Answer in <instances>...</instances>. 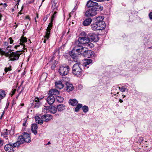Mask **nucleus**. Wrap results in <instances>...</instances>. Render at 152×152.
I'll return each instance as SVG.
<instances>
[{
	"label": "nucleus",
	"instance_id": "obj_1",
	"mask_svg": "<svg viewBox=\"0 0 152 152\" xmlns=\"http://www.w3.org/2000/svg\"><path fill=\"white\" fill-rule=\"evenodd\" d=\"M88 7L91 8L85 13L86 17H92L96 15L97 11H102L103 10V7L99 5L98 3L91 0L88 1L86 4Z\"/></svg>",
	"mask_w": 152,
	"mask_h": 152
},
{
	"label": "nucleus",
	"instance_id": "obj_2",
	"mask_svg": "<svg viewBox=\"0 0 152 152\" xmlns=\"http://www.w3.org/2000/svg\"><path fill=\"white\" fill-rule=\"evenodd\" d=\"M20 42L19 44L23 46L22 50L20 51H16L15 52H10V58L11 61H14L18 60L19 56L22 54L21 52L25 51L23 49L26 50V48H25L26 46L24 43L26 42H27V38L26 37L22 36L18 40V42Z\"/></svg>",
	"mask_w": 152,
	"mask_h": 152
},
{
	"label": "nucleus",
	"instance_id": "obj_3",
	"mask_svg": "<svg viewBox=\"0 0 152 152\" xmlns=\"http://www.w3.org/2000/svg\"><path fill=\"white\" fill-rule=\"evenodd\" d=\"M104 17L102 16H99L96 18L95 22L91 24V29L94 31L102 30L106 26L105 23L103 21Z\"/></svg>",
	"mask_w": 152,
	"mask_h": 152
},
{
	"label": "nucleus",
	"instance_id": "obj_4",
	"mask_svg": "<svg viewBox=\"0 0 152 152\" xmlns=\"http://www.w3.org/2000/svg\"><path fill=\"white\" fill-rule=\"evenodd\" d=\"M86 49L85 47H83V46L80 47L75 48H73L71 52L69 53V54L72 58L73 59V61H76L77 55H82V53Z\"/></svg>",
	"mask_w": 152,
	"mask_h": 152
},
{
	"label": "nucleus",
	"instance_id": "obj_5",
	"mask_svg": "<svg viewBox=\"0 0 152 152\" xmlns=\"http://www.w3.org/2000/svg\"><path fill=\"white\" fill-rule=\"evenodd\" d=\"M83 70L78 64H74L72 67V72L73 75L77 77H80L82 75Z\"/></svg>",
	"mask_w": 152,
	"mask_h": 152
},
{
	"label": "nucleus",
	"instance_id": "obj_6",
	"mask_svg": "<svg viewBox=\"0 0 152 152\" xmlns=\"http://www.w3.org/2000/svg\"><path fill=\"white\" fill-rule=\"evenodd\" d=\"M18 138L19 139V142L23 144L24 142L29 143L31 141V138L30 135L26 132H23L22 133L21 135L18 136Z\"/></svg>",
	"mask_w": 152,
	"mask_h": 152
},
{
	"label": "nucleus",
	"instance_id": "obj_7",
	"mask_svg": "<svg viewBox=\"0 0 152 152\" xmlns=\"http://www.w3.org/2000/svg\"><path fill=\"white\" fill-rule=\"evenodd\" d=\"M70 69L69 66L64 64L60 66L58 72L62 76H65L69 73Z\"/></svg>",
	"mask_w": 152,
	"mask_h": 152
},
{
	"label": "nucleus",
	"instance_id": "obj_8",
	"mask_svg": "<svg viewBox=\"0 0 152 152\" xmlns=\"http://www.w3.org/2000/svg\"><path fill=\"white\" fill-rule=\"evenodd\" d=\"M43 98L35 97L34 100H31L30 102V103L31 104V107L33 108H38L41 105L42 103L40 102L41 100Z\"/></svg>",
	"mask_w": 152,
	"mask_h": 152
},
{
	"label": "nucleus",
	"instance_id": "obj_9",
	"mask_svg": "<svg viewBox=\"0 0 152 152\" xmlns=\"http://www.w3.org/2000/svg\"><path fill=\"white\" fill-rule=\"evenodd\" d=\"M85 50L82 55L84 57L88 58L94 56V51L91 50H88L86 48Z\"/></svg>",
	"mask_w": 152,
	"mask_h": 152
},
{
	"label": "nucleus",
	"instance_id": "obj_10",
	"mask_svg": "<svg viewBox=\"0 0 152 152\" xmlns=\"http://www.w3.org/2000/svg\"><path fill=\"white\" fill-rule=\"evenodd\" d=\"M87 36L89 42L91 40L96 42L98 41L99 39L98 36L94 33H90L88 34Z\"/></svg>",
	"mask_w": 152,
	"mask_h": 152
},
{
	"label": "nucleus",
	"instance_id": "obj_11",
	"mask_svg": "<svg viewBox=\"0 0 152 152\" xmlns=\"http://www.w3.org/2000/svg\"><path fill=\"white\" fill-rule=\"evenodd\" d=\"M78 39L83 45H86L87 43L89 42L88 39V38L87 36V37H79Z\"/></svg>",
	"mask_w": 152,
	"mask_h": 152
},
{
	"label": "nucleus",
	"instance_id": "obj_12",
	"mask_svg": "<svg viewBox=\"0 0 152 152\" xmlns=\"http://www.w3.org/2000/svg\"><path fill=\"white\" fill-rule=\"evenodd\" d=\"M53 118L52 115L49 114H45L41 116V118L43 121L48 122L51 120Z\"/></svg>",
	"mask_w": 152,
	"mask_h": 152
},
{
	"label": "nucleus",
	"instance_id": "obj_13",
	"mask_svg": "<svg viewBox=\"0 0 152 152\" xmlns=\"http://www.w3.org/2000/svg\"><path fill=\"white\" fill-rule=\"evenodd\" d=\"M61 80H58L55 82L56 87L60 89L63 88L64 87V83Z\"/></svg>",
	"mask_w": 152,
	"mask_h": 152
},
{
	"label": "nucleus",
	"instance_id": "obj_14",
	"mask_svg": "<svg viewBox=\"0 0 152 152\" xmlns=\"http://www.w3.org/2000/svg\"><path fill=\"white\" fill-rule=\"evenodd\" d=\"M49 96L47 99V101L50 105H51L53 104L55 101V98L53 96L49 94Z\"/></svg>",
	"mask_w": 152,
	"mask_h": 152
},
{
	"label": "nucleus",
	"instance_id": "obj_15",
	"mask_svg": "<svg viewBox=\"0 0 152 152\" xmlns=\"http://www.w3.org/2000/svg\"><path fill=\"white\" fill-rule=\"evenodd\" d=\"M66 90L67 92H69L73 90L74 87L72 84L69 82H66Z\"/></svg>",
	"mask_w": 152,
	"mask_h": 152
},
{
	"label": "nucleus",
	"instance_id": "obj_16",
	"mask_svg": "<svg viewBox=\"0 0 152 152\" xmlns=\"http://www.w3.org/2000/svg\"><path fill=\"white\" fill-rule=\"evenodd\" d=\"M92 21V19L90 18L86 19L83 22V24L84 26L89 25Z\"/></svg>",
	"mask_w": 152,
	"mask_h": 152
},
{
	"label": "nucleus",
	"instance_id": "obj_17",
	"mask_svg": "<svg viewBox=\"0 0 152 152\" xmlns=\"http://www.w3.org/2000/svg\"><path fill=\"white\" fill-rule=\"evenodd\" d=\"M59 94V91L56 89H53L50 90L48 93V94L53 95H57Z\"/></svg>",
	"mask_w": 152,
	"mask_h": 152
},
{
	"label": "nucleus",
	"instance_id": "obj_18",
	"mask_svg": "<svg viewBox=\"0 0 152 152\" xmlns=\"http://www.w3.org/2000/svg\"><path fill=\"white\" fill-rule=\"evenodd\" d=\"M38 128V126L37 124H33L31 125V130L32 132L35 135L37 134V129Z\"/></svg>",
	"mask_w": 152,
	"mask_h": 152
},
{
	"label": "nucleus",
	"instance_id": "obj_19",
	"mask_svg": "<svg viewBox=\"0 0 152 152\" xmlns=\"http://www.w3.org/2000/svg\"><path fill=\"white\" fill-rule=\"evenodd\" d=\"M92 63V60L91 59H88L86 60L83 63V65L85 67H86L87 68H88L89 67L88 65Z\"/></svg>",
	"mask_w": 152,
	"mask_h": 152
},
{
	"label": "nucleus",
	"instance_id": "obj_20",
	"mask_svg": "<svg viewBox=\"0 0 152 152\" xmlns=\"http://www.w3.org/2000/svg\"><path fill=\"white\" fill-rule=\"evenodd\" d=\"M74 46L73 48H80V47L83 46V45L81 43L79 40L78 39L76 40L74 43Z\"/></svg>",
	"mask_w": 152,
	"mask_h": 152
},
{
	"label": "nucleus",
	"instance_id": "obj_21",
	"mask_svg": "<svg viewBox=\"0 0 152 152\" xmlns=\"http://www.w3.org/2000/svg\"><path fill=\"white\" fill-rule=\"evenodd\" d=\"M69 104L72 106H76L78 103L77 101L75 99H70L69 100Z\"/></svg>",
	"mask_w": 152,
	"mask_h": 152
},
{
	"label": "nucleus",
	"instance_id": "obj_22",
	"mask_svg": "<svg viewBox=\"0 0 152 152\" xmlns=\"http://www.w3.org/2000/svg\"><path fill=\"white\" fill-rule=\"evenodd\" d=\"M12 149V146L11 143L7 144L4 146V149L6 151H10Z\"/></svg>",
	"mask_w": 152,
	"mask_h": 152
},
{
	"label": "nucleus",
	"instance_id": "obj_23",
	"mask_svg": "<svg viewBox=\"0 0 152 152\" xmlns=\"http://www.w3.org/2000/svg\"><path fill=\"white\" fill-rule=\"evenodd\" d=\"M35 121L37 123L40 124H42L43 122V120L41 119V118L38 116H36L35 117Z\"/></svg>",
	"mask_w": 152,
	"mask_h": 152
},
{
	"label": "nucleus",
	"instance_id": "obj_24",
	"mask_svg": "<svg viewBox=\"0 0 152 152\" xmlns=\"http://www.w3.org/2000/svg\"><path fill=\"white\" fill-rule=\"evenodd\" d=\"M57 108L58 112H61L65 109V105L63 104H59L57 105Z\"/></svg>",
	"mask_w": 152,
	"mask_h": 152
},
{
	"label": "nucleus",
	"instance_id": "obj_25",
	"mask_svg": "<svg viewBox=\"0 0 152 152\" xmlns=\"http://www.w3.org/2000/svg\"><path fill=\"white\" fill-rule=\"evenodd\" d=\"M19 139L18 138V141L17 142H16L15 143H14L13 144H11V145H12V148H13L18 147L19 146L20 144H23L22 143H20V142H19Z\"/></svg>",
	"mask_w": 152,
	"mask_h": 152
},
{
	"label": "nucleus",
	"instance_id": "obj_26",
	"mask_svg": "<svg viewBox=\"0 0 152 152\" xmlns=\"http://www.w3.org/2000/svg\"><path fill=\"white\" fill-rule=\"evenodd\" d=\"M50 30L46 29L45 33V35L44 36V38L46 39H48L50 37Z\"/></svg>",
	"mask_w": 152,
	"mask_h": 152
},
{
	"label": "nucleus",
	"instance_id": "obj_27",
	"mask_svg": "<svg viewBox=\"0 0 152 152\" xmlns=\"http://www.w3.org/2000/svg\"><path fill=\"white\" fill-rule=\"evenodd\" d=\"M50 107L51 108H50L49 111L53 113H55L56 112L57 110V108L52 105V106H50Z\"/></svg>",
	"mask_w": 152,
	"mask_h": 152
},
{
	"label": "nucleus",
	"instance_id": "obj_28",
	"mask_svg": "<svg viewBox=\"0 0 152 152\" xmlns=\"http://www.w3.org/2000/svg\"><path fill=\"white\" fill-rule=\"evenodd\" d=\"M82 109L84 113H87L89 109L88 106L86 105L82 106Z\"/></svg>",
	"mask_w": 152,
	"mask_h": 152
},
{
	"label": "nucleus",
	"instance_id": "obj_29",
	"mask_svg": "<svg viewBox=\"0 0 152 152\" xmlns=\"http://www.w3.org/2000/svg\"><path fill=\"white\" fill-rule=\"evenodd\" d=\"M82 104H78L75 108V111L77 112L79 111L80 109L82 108Z\"/></svg>",
	"mask_w": 152,
	"mask_h": 152
},
{
	"label": "nucleus",
	"instance_id": "obj_30",
	"mask_svg": "<svg viewBox=\"0 0 152 152\" xmlns=\"http://www.w3.org/2000/svg\"><path fill=\"white\" fill-rule=\"evenodd\" d=\"M6 93L4 90L2 89L0 90V96L3 98L6 96Z\"/></svg>",
	"mask_w": 152,
	"mask_h": 152
},
{
	"label": "nucleus",
	"instance_id": "obj_31",
	"mask_svg": "<svg viewBox=\"0 0 152 152\" xmlns=\"http://www.w3.org/2000/svg\"><path fill=\"white\" fill-rule=\"evenodd\" d=\"M9 134L7 129H6L4 130V132L2 134V136H3L4 137L6 138L7 137V135Z\"/></svg>",
	"mask_w": 152,
	"mask_h": 152
},
{
	"label": "nucleus",
	"instance_id": "obj_32",
	"mask_svg": "<svg viewBox=\"0 0 152 152\" xmlns=\"http://www.w3.org/2000/svg\"><path fill=\"white\" fill-rule=\"evenodd\" d=\"M56 99L57 101L59 103H61L64 100L63 97L60 96H56Z\"/></svg>",
	"mask_w": 152,
	"mask_h": 152
},
{
	"label": "nucleus",
	"instance_id": "obj_33",
	"mask_svg": "<svg viewBox=\"0 0 152 152\" xmlns=\"http://www.w3.org/2000/svg\"><path fill=\"white\" fill-rule=\"evenodd\" d=\"M12 70V66L10 65L8 67H6L4 69V71L5 73L7 72L8 71H10Z\"/></svg>",
	"mask_w": 152,
	"mask_h": 152
},
{
	"label": "nucleus",
	"instance_id": "obj_34",
	"mask_svg": "<svg viewBox=\"0 0 152 152\" xmlns=\"http://www.w3.org/2000/svg\"><path fill=\"white\" fill-rule=\"evenodd\" d=\"M118 88L121 92H124L125 91H128V89L126 88H125L124 86L121 87H119Z\"/></svg>",
	"mask_w": 152,
	"mask_h": 152
},
{
	"label": "nucleus",
	"instance_id": "obj_35",
	"mask_svg": "<svg viewBox=\"0 0 152 152\" xmlns=\"http://www.w3.org/2000/svg\"><path fill=\"white\" fill-rule=\"evenodd\" d=\"M53 21L51 20L50 23V24L48 25V26L47 27V30H50V31L51 28L53 26Z\"/></svg>",
	"mask_w": 152,
	"mask_h": 152
},
{
	"label": "nucleus",
	"instance_id": "obj_36",
	"mask_svg": "<svg viewBox=\"0 0 152 152\" xmlns=\"http://www.w3.org/2000/svg\"><path fill=\"white\" fill-rule=\"evenodd\" d=\"M50 106H52V105H49V106H45L44 107V109L45 110H48L49 111H50V108L51 107Z\"/></svg>",
	"mask_w": 152,
	"mask_h": 152
},
{
	"label": "nucleus",
	"instance_id": "obj_37",
	"mask_svg": "<svg viewBox=\"0 0 152 152\" xmlns=\"http://www.w3.org/2000/svg\"><path fill=\"white\" fill-rule=\"evenodd\" d=\"M57 12L55 11L54 12V14L51 17V20L53 21L54 19L55 18L56 16V14H57Z\"/></svg>",
	"mask_w": 152,
	"mask_h": 152
},
{
	"label": "nucleus",
	"instance_id": "obj_38",
	"mask_svg": "<svg viewBox=\"0 0 152 152\" xmlns=\"http://www.w3.org/2000/svg\"><path fill=\"white\" fill-rule=\"evenodd\" d=\"M86 45L91 48L92 47L94 46L93 44L91 42H89L88 43H87Z\"/></svg>",
	"mask_w": 152,
	"mask_h": 152
},
{
	"label": "nucleus",
	"instance_id": "obj_39",
	"mask_svg": "<svg viewBox=\"0 0 152 152\" xmlns=\"http://www.w3.org/2000/svg\"><path fill=\"white\" fill-rule=\"evenodd\" d=\"M80 36H82V37H87V35L85 32H81L80 34Z\"/></svg>",
	"mask_w": 152,
	"mask_h": 152
},
{
	"label": "nucleus",
	"instance_id": "obj_40",
	"mask_svg": "<svg viewBox=\"0 0 152 152\" xmlns=\"http://www.w3.org/2000/svg\"><path fill=\"white\" fill-rule=\"evenodd\" d=\"M4 54L5 56H9L10 58V53H9V52H4Z\"/></svg>",
	"mask_w": 152,
	"mask_h": 152
},
{
	"label": "nucleus",
	"instance_id": "obj_41",
	"mask_svg": "<svg viewBox=\"0 0 152 152\" xmlns=\"http://www.w3.org/2000/svg\"><path fill=\"white\" fill-rule=\"evenodd\" d=\"M67 30L66 29L65 31H64L63 32V35H64L66 34ZM69 30H67V32L66 34H68L69 33Z\"/></svg>",
	"mask_w": 152,
	"mask_h": 152
},
{
	"label": "nucleus",
	"instance_id": "obj_42",
	"mask_svg": "<svg viewBox=\"0 0 152 152\" xmlns=\"http://www.w3.org/2000/svg\"><path fill=\"white\" fill-rule=\"evenodd\" d=\"M11 47V46H8L7 47L6 50H8L9 52H10V51H12L13 50H12L10 49Z\"/></svg>",
	"mask_w": 152,
	"mask_h": 152
},
{
	"label": "nucleus",
	"instance_id": "obj_43",
	"mask_svg": "<svg viewBox=\"0 0 152 152\" xmlns=\"http://www.w3.org/2000/svg\"><path fill=\"white\" fill-rule=\"evenodd\" d=\"M9 39L10 40V44H12L13 42L14 41L12 39V38L10 37L9 38Z\"/></svg>",
	"mask_w": 152,
	"mask_h": 152
},
{
	"label": "nucleus",
	"instance_id": "obj_44",
	"mask_svg": "<svg viewBox=\"0 0 152 152\" xmlns=\"http://www.w3.org/2000/svg\"><path fill=\"white\" fill-rule=\"evenodd\" d=\"M149 17L151 20H152V12H150L149 14Z\"/></svg>",
	"mask_w": 152,
	"mask_h": 152
},
{
	"label": "nucleus",
	"instance_id": "obj_45",
	"mask_svg": "<svg viewBox=\"0 0 152 152\" xmlns=\"http://www.w3.org/2000/svg\"><path fill=\"white\" fill-rule=\"evenodd\" d=\"M16 91V89H14L13 90H12L11 91L12 93L11 96H12V95H13L15 93Z\"/></svg>",
	"mask_w": 152,
	"mask_h": 152
},
{
	"label": "nucleus",
	"instance_id": "obj_46",
	"mask_svg": "<svg viewBox=\"0 0 152 152\" xmlns=\"http://www.w3.org/2000/svg\"><path fill=\"white\" fill-rule=\"evenodd\" d=\"M59 112H58L57 113H56L55 114V116H58L60 115V113H58Z\"/></svg>",
	"mask_w": 152,
	"mask_h": 152
},
{
	"label": "nucleus",
	"instance_id": "obj_47",
	"mask_svg": "<svg viewBox=\"0 0 152 152\" xmlns=\"http://www.w3.org/2000/svg\"><path fill=\"white\" fill-rule=\"evenodd\" d=\"M9 103H7V104H6V106L5 107V108H4V110H6L7 109L8 107H9Z\"/></svg>",
	"mask_w": 152,
	"mask_h": 152
},
{
	"label": "nucleus",
	"instance_id": "obj_48",
	"mask_svg": "<svg viewBox=\"0 0 152 152\" xmlns=\"http://www.w3.org/2000/svg\"><path fill=\"white\" fill-rule=\"evenodd\" d=\"M5 112L4 110L3 112L2 113V114L1 115V117H0V119H1L3 117V115H4V113H5Z\"/></svg>",
	"mask_w": 152,
	"mask_h": 152
},
{
	"label": "nucleus",
	"instance_id": "obj_49",
	"mask_svg": "<svg viewBox=\"0 0 152 152\" xmlns=\"http://www.w3.org/2000/svg\"><path fill=\"white\" fill-rule=\"evenodd\" d=\"M4 46H7L8 45V43L7 42H5L4 43Z\"/></svg>",
	"mask_w": 152,
	"mask_h": 152
},
{
	"label": "nucleus",
	"instance_id": "obj_50",
	"mask_svg": "<svg viewBox=\"0 0 152 152\" xmlns=\"http://www.w3.org/2000/svg\"><path fill=\"white\" fill-rule=\"evenodd\" d=\"M54 7H53L54 8H55L54 9V10H57V8H56V7H56V3L54 2Z\"/></svg>",
	"mask_w": 152,
	"mask_h": 152
},
{
	"label": "nucleus",
	"instance_id": "obj_51",
	"mask_svg": "<svg viewBox=\"0 0 152 152\" xmlns=\"http://www.w3.org/2000/svg\"><path fill=\"white\" fill-rule=\"evenodd\" d=\"M23 91H24V88H22V89H21V91L19 92V93L18 94V95H19L21 92H23Z\"/></svg>",
	"mask_w": 152,
	"mask_h": 152
},
{
	"label": "nucleus",
	"instance_id": "obj_52",
	"mask_svg": "<svg viewBox=\"0 0 152 152\" xmlns=\"http://www.w3.org/2000/svg\"><path fill=\"white\" fill-rule=\"evenodd\" d=\"M48 39H46V38H44V39L43 42L44 43H45L46 42V41L47 40H48Z\"/></svg>",
	"mask_w": 152,
	"mask_h": 152
},
{
	"label": "nucleus",
	"instance_id": "obj_53",
	"mask_svg": "<svg viewBox=\"0 0 152 152\" xmlns=\"http://www.w3.org/2000/svg\"><path fill=\"white\" fill-rule=\"evenodd\" d=\"M51 68L53 69H54L55 68V65H52L51 66Z\"/></svg>",
	"mask_w": 152,
	"mask_h": 152
},
{
	"label": "nucleus",
	"instance_id": "obj_54",
	"mask_svg": "<svg viewBox=\"0 0 152 152\" xmlns=\"http://www.w3.org/2000/svg\"><path fill=\"white\" fill-rule=\"evenodd\" d=\"M26 19H29L30 20V17H29V16L28 15H27L26 17Z\"/></svg>",
	"mask_w": 152,
	"mask_h": 152
},
{
	"label": "nucleus",
	"instance_id": "obj_55",
	"mask_svg": "<svg viewBox=\"0 0 152 152\" xmlns=\"http://www.w3.org/2000/svg\"><path fill=\"white\" fill-rule=\"evenodd\" d=\"M20 46V45H15V47H14V48L16 49H17V48L18 47H19Z\"/></svg>",
	"mask_w": 152,
	"mask_h": 152
},
{
	"label": "nucleus",
	"instance_id": "obj_56",
	"mask_svg": "<svg viewBox=\"0 0 152 152\" xmlns=\"http://www.w3.org/2000/svg\"><path fill=\"white\" fill-rule=\"evenodd\" d=\"M47 17H45V18H44L43 20L45 21H46L47 20Z\"/></svg>",
	"mask_w": 152,
	"mask_h": 152
},
{
	"label": "nucleus",
	"instance_id": "obj_57",
	"mask_svg": "<svg viewBox=\"0 0 152 152\" xmlns=\"http://www.w3.org/2000/svg\"><path fill=\"white\" fill-rule=\"evenodd\" d=\"M2 16L1 14V13H0V21H1V18L2 17Z\"/></svg>",
	"mask_w": 152,
	"mask_h": 152
},
{
	"label": "nucleus",
	"instance_id": "obj_58",
	"mask_svg": "<svg viewBox=\"0 0 152 152\" xmlns=\"http://www.w3.org/2000/svg\"><path fill=\"white\" fill-rule=\"evenodd\" d=\"M55 53H56V52H58V53H59V50H55Z\"/></svg>",
	"mask_w": 152,
	"mask_h": 152
},
{
	"label": "nucleus",
	"instance_id": "obj_59",
	"mask_svg": "<svg viewBox=\"0 0 152 152\" xmlns=\"http://www.w3.org/2000/svg\"><path fill=\"white\" fill-rule=\"evenodd\" d=\"M119 101L121 103H122V102H123V100L122 99H119Z\"/></svg>",
	"mask_w": 152,
	"mask_h": 152
},
{
	"label": "nucleus",
	"instance_id": "obj_60",
	"mask_svg": "<svg viewBox=\"0 0 152 152\" xmlns=\"http://www.w3.org/2000/svg\"><path fill=\"white\" fill-rule=\"evenodd\" d=\"M26 125V122H25L23 124V126H25Z\"/></svg>",
	"mask_w": 152,
	"mask_h": 152
},
{
	"label": "nucleus",
	"instance_id": "obj_61",
	"mask_svg": "<svg viewBox=\"0 0 152 152\" xmlns=\"http://www.w3.org/2000/svg\"><path fill=\"white\" fill-rule=\"evenodd\" d=\"M24 105V103H22L20 104V106L22 107Z\"/></svg>",
	"mask_w": 152,
	"mask_h": 152
},
{
	"label": "nucleus",
	"instance_id": "obj_62",
	"mask_svg": "<svg viewBox=\"0 0 152 152\" xmlns=\"http://www.w3.org/2000/svg\"><path fill=\"white\" fill-rule=\"evenodd\" d=\"M22 11V10H21L20 11V12L19 13H18V14H20V15H21L22 14V13L21 12Z\"/></svg>",
	"mask_w": 152,
	"mask_h": 152
},
{
	"label": "nucleus",
	"instance_id": "obj_63",
	"mask_svg": "<svg viewBox=\"0 0 152 152\" xmlns=\"http://www.w3.org/2000/svg\"><path fill=\"white\" fill-rule=\"evenodd\" d=\"M75 9H73V10H72V12H71V13H72V12H74V11H75Z\"/></svg>",
	"mask_w": 152,
	"mask_h": 152
},
{
	"label": "nucleus",
	"instance_id": "obj_64",
	"mask_svg": "<svg viewBox=\"0 0 152 152\" xmlns=\"http://www.w3.org/2000/svg\"><path fill=\"white\" fill-rule=\"evenodd\" d=\"M19 2H18V1H17V2L16 3V5H19Z\"/></svg>",
	"mask_w": 152,
	"mask_h": 152
}]
</instances>
